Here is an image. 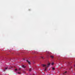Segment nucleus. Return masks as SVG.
<instances>
[{
	"label": "nucleus",
	"mask_w": 75,
	"mask_h": 75,
	"mask_svg": "<svg viewBox=\"0 0 75 75\" xmlns=\"http://www.w3.org/2000/svg\"><path fill=\"white\" fill-rule=\"evenodd\" d=\"M22 67L23 68H25V67L24 65H22Z\"/></svg>",
	"instance_id": "obj_6"
},
{
	"label": "nucleus",
	"mask_w": 75,
	"mask_h": 75,
	"mask_svg": "<svg viewBox=\"0 0 75 75\" xmlns=\"http://www.w3.org/2000/svg\"><path fill=\"white\" fill-rule=\"evenodd\" d=\"M31 71V69L30 68L29 69V71Z\"/></svg>",
	"instance_id": "obj_11"
},
{
	"label": "nucleus",
	"mask_w": 75,
	"mask_h": 75,
	"mask_svg": "<svg viewBox=\"0 0 75 75\" xmlns=\"http://www.w3.org/2000/svg\"><path fill=\"white\" fill-rule=\"evenodd\" d=\"M47 67H45V71H46V70H47Z\"/></svg>",
	"instance_id": "obj_7"
},
{
	"label": "nucleus",
	"mask_w": 75,
	"mask_h": 75,
	"mask_svg": "<svg viewBox=\"0 0 75 75\" xmlns=\"http://www.w3.org/2000/svg\"><path fill=\"white\" fill-rule=\"evenodd\" d=\"M67 71H65L64 73H63V75H65V74H66V73H67Z\"/></svg>",
	"instance_id": "obj_3"
},
{
	"label": "nucleus",
	"mask_w": 75,
	"mask_h": 75,
	"mask_svg": "<svg viewBox=\"0 0 75 75\" xmlns=\"http://www.w3.org/2000/svg\"><path fill=\"white\" fill-rule=\"evenodd\" d=\"M41 58L42 59H44V58L43 57H42Z\"/></svg>",
	"instance_id": "obj_15"
},
{
	"label": "nucleus",
	"mask_w": 75,
	"mask_h": 75,
	"mask_svg": "<svg viewBox=\"0 0 75 75\" xmlns=\"http://www.w3.org/2000/svg\"><path fill=\"white\" fill-rule=\"evenodd\" d=\"M50 57L52 58H54V56H51Z\"/></svg>",
	"instance_id": "obj_4"
},
{
	"label": "nucleus",
	"mask_w": 75,
	"mask_h": 75,
	"mask_svg": "<svg viewBox=\"0 0 75 75\" xmlns=\"http://www.w3.org/2000/svg\"><path fill=\"white\" fill-rule=\"evenodd\" d=\"M42 65L43 66V67H45V66H46V65H45L44 64H42Z\"/></svg>",
	"instance_id": "obj_9"
},
{
	"label": "nucleus",
	"mask_w": 75,
	"mask_h": 75,
	"mask_svg": "<svg viewBox=\"0 0 75 75\" xmlns=\"http://www.w3.org/2000/svg\"><path fill=\"white\" fill-rule=\"evenodd\" d=\"M49 65H50V63H49L48 65L46 66V67H47V68H48V67H49Z\"/></svg>",
	"instance_id": "obj_1"
},
{
	"label": "nucleus",
	"mask_w": 75,
	"mask_h": 75,
	"mask_svg": "<svg viewBox=\"0 0 75 75\" xmlns=\"http://www.w3.org/2000/svg\"><path fill=\"white\" fill-rule=\"evenodd\" d=\"M23 60H25V58H23Z\"/></svg>",
	"instance_id": "obj_16"
},
{
	"label": "nucleus",
	"mask_w": 75,
	"mask_h": 75,
	"mask_svg": "<svg viewBox=\"0 0 75 75\" xmlns=\"http://www.w3.org/2000/svg\"><path fill=\"white\" fill-rule=\"evenodd\" d=\"M53 70H55V68H52Z\"/></svg>",
	"instance_id": "obj_12"
},
{
	"label": "nucleus",
	"mask_w": 75,
	"mask_h": 75,
	"mask_svg": "<svg viewBox=\"0 0 75 75\" xmlns=\"http://www.w3.org/2000/svg\"><path fill=\"white\" fill-rule=\"evenodd\" d=\"M15 71H17V69H15Z\"/></svg>",
	"instance_id": "obj_14"
},
{
	"label": "nucleus",
	"mask_w": 75,
	"mask_h": 75,
	"mask_svg": "<svg viewBox=\"0 0 75 75\" xmlns=\"http://www.w3.org/2000/svg\"><path fill=\"white\" fill-rule=\"evenodd\" d=\"M7 69V68L6 67L5 68V69L4 70V71H6V69Z\"/></svg>",
	"instance_id": "obj_5"
},
{
	"label": "nucleus",
	"mask_w": 75,
	"mask_h": 75,
	"mask_svg": "<svg viewBox=\"0 0 75 75\" xmlns=\"http://www.w3.org/2000/svg\"><path fill=\"white\" fill-rule=\"evenodd\" d=\"M21 70V68H19L18 69V71H20Z\"/></svg>",
	"instance_id": "obj_8"
},
{
	"label": "nucleus",
	"mask_w": 75,
	"mask_h": 75,
	"mask_svg": "<svg viewBox=\"0 0 75 75\" xmlns=\"http://www.w3.org/2000/svg\"><path fill=\"white\" fill-rule=\"evenodd\" d=\"M54 65V63H52V65Z\"/></svg>",
	"instance_id": "obj_13"
},
{
	"label": "nucleus",
	"mask_w": 75,
	"mask_h": 75,
	"mask_svg": "<svg viewBox=\"0 0 75 75\" xmlns=\"http://www.w3.org/2000/svg\"><path fill=\"white\" fill-rule=\"evenodd\" d=\"M18 74H21V73L20 72H18Z\"/></svg>",
	"instance_id": "obj_10"
},
{
	"label": "nucleus",
	"mask_w": 75,
	"mask_h": 75,
	"mask_svg": "<svg viewBox=\"0 0 75 75\" xmlns=\"http://www.w3.org/2000/svg\"><path fill=\"white\" fill-rule=\"evenodd\" d=\"M26 61L28 62L29 64H30V62L28 61V60H26Z\"/></svg>",
	"instance_id": "obj_2"
}]
</instances>
